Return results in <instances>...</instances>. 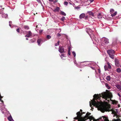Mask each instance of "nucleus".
I'll use <instances>...</instances> for the list:
<instances>
[{
    "instance_id": "1a4fd4ad",
    "label": "nucleus",
    "mask_w": 121,
    "mask_h": 121,
    "mask_svg": "<svg viewBox=\"0 0 121 121\" xmlns=\"http://www.w3.org/2000/svg\"><path fill=\"white\" fill-rule=\"evenodd\" d=\"M59 51L60 53L65 52V51L64 47L62 46H60L59 48Z\"/></svg>"
},
{
    "instance_id": "c03bdc74",
    "label": "nucleus",
    "mask_w": 121,
    "mask_h": 121,
    "mask_svg": "<svg viewBox=\"0 0 121 121\" xmlns=\"http://www.w3.org/2000/svg\"><path fill=\"white\" fill-rule=\"evenodd\" d=\"M98 72L99 73H100L101 72V71L100 69H98Z\"/></svg>"
},
{
    "instance_id": "8fccbe9b",
    "label": "nucleus",
    "mask_w": 121,
    "mask_h": 121,
    "mask_svg": "<svg viewBox=\"0 0 121 121\" xmlns=\"http://www.w3.org/2000/svg\"><path fill=\"white\" fill-rule=\"evenodd\" d=\"M37 0L38 2H40V1L39 0Z\"/></svg>"
},
{
    "instance_id": "a19ab883",
    "label": "nucleus",
    "mask_w": 121,
    "mask_h": 121,
    "mask_svg": "<svg viewBox=\"0 0 121 121\" xmlns=\"http://www.w3.org/2000/svg\"><path fill=\"white\" fill-rule=\"evenodd\" d=\"M85 19L86 20H87L88 19V17L87 16H86L85 17Z\"/></svg>"
},
{
    "instance_id": "e433bc0d",
    "label": "nucleus",
    "mask_w": 121,
    "mask_h": 121,
    "mask_svg": "<svg viewBox=\"0 0 121 121\" xmlns=\"http://www.w3.org/2000/svg\"><path fill=\"white\" fill-rule=\"evenodd\" d=\"M64 4L67 5L68 4V2L67 1H65L64 3Z\"/></svg>"
},
{
    "instance_id": "6ab92c4d",
    "label": "nucleus",
    "mask_w": 121,
    "mask_h": 121,
    "mask_svg": "<svg viewBox=\"0 0 121 121\" xmlns=\"http://www.w3.org/2000/svg\"><path fill=\"white\" fill-rule=\"evenodd\" d=\"M112 103L113 104H117V102L115 100H112Z\"/></svg>"
},
{
    "instance_id": "393cba45",
    "label": "nucleus",
    "mask_w": 121,
    "mask_h": 121,
    "mask_svg": "<svg viewBox=\"0 0 121 121\" xmlns=\"http://www.w3.org/2000/svg\"><path fill=\"white\" fill-rule=\"evenodd\" d=\"M107 65L109 69H111V66L109 63H107Z\"/></svg>"
},
{
    "instance_id": "aec40b11",
    "label": "nucleus",
    "mask_w": 121,
    "mask_h": 121,
    "mask_svg": "<svg viewBox=\"0 0 121 121\" xmlns=\"http://www.w3.org/2000/svg\"><path fill=\"white\" fill-rule=\"evenodd\" d=\"M24 28V29L26 30H28L29 29V27L28 26H23Z\"/></svg>"
},
{
    "instance_id": "bb28decb",
    "label": "nucleus",
    "mask_w": 121,
    "mask_h": 121,
    "mask_svg": "<svg viewBox=\"0 0 121 121\" xmlns=\"http://www.w3.org/2000/svg\"><path fill=\"white\" fill-rule=\"evenodd\" d=\"M104 69L105 70H108V67L107 65H106L104 66Z\"/></svg>"
},
{
    "instance_id": "864d4df0",
    "label": "nucleus",
    "mask_w": 121,
    "mask_h": 121,
    "mask_svg": "<svg viewBox=\"0 0 121 121\" xmlns=\"http://www.w3.org/2000/svg\"><path fill=\"white\" fill-rule=\"evenodd\" d=\"M2 98V97H0V101H1V99Z\"/></svg>"
},
{
    "instance_id": "c756f323",
    "label": "nucleus",
    "mask_w": 121,
    "mask_h": 121,
    "mask_svg": "<svg viewBox=\"0 0 121 121\" xmlns=\"http://www.w3.org/2000/svg\"><path fill=\"white\" fill-rule=\"evenodd\" d=\"M51 38V36L49 35H48L47 36V38L48 39H50Z\"/></svg>"
},
{
    "instance_id": "473e14b6",
    "label": "nucleus",
    "mask_w": 121,
    "mask_h": 121,
    "mask_svg": "<svg viewBox=\"0 0 121 121\" xmlns=\"http://www.w3.org/2000/svg\"><path fill=\"white\" fill-rule=\"evenodd\" d=\"M35 41V40L33 39H31L30 41V43H34Z\"/></svg>"
},
{
    "instance_id": "4d7b16f0",
    "label": "nucleus",
    "mask_w": 121,
    "mask_h": 121,
    "mask_svg": "<svg viewBox=\"0 0 121 121\" xmlns=\"http://www.w3.org/2000/svg\"><path fill=\"white\" fill-rule=\"evenodd\" d=\"M1 101L2 102H3V100H1V101Z\"/></svg>"
},
{
    "instance_id": "72a5a7b5",
    "label": "nucleus",
    "mask_w": 121,
    "mask_h": 121,
    "mask_svg": "<svg viewBox=\"0 0 121 121\" xmlns=\"http://www.w3.org/2000/svg\"><path fill=\"white\" fill-rule=\"evenodd\" d=\"M59 41H58L57 42V43H56L55 44V46H57L59 45Z\"/></svg>"
},
{
    "instance_id": "4c0bfd02",
    "label": "nucleus",
    "mask_w": 121,
    "mask_h": 121,
    "mask_svg": "<svg viewBox=\"0 0 121 121\" xmlns=\"http://www.w3.org/2000/svg\"><path fill=\"white\" fill-rule=\"evenodd\" d=\"M63 57L65 56L64 54H62V55H61V58H62V59H63Z\"/></svg>"
},
{
    "instance_id": "603ef678",
    "label": "nucleus",
    "mask_w": 121,
    "mask_h": 121,
    "mask_svg": "<svg viewBox=\"0 0 121 121\" xmlns=\"http://www.w3.org/2000/svg\"><path fill=\"white\" fill-rule=\"evenodd\" d=\"M2 98V97H0V101H1V99Z\"/></svg>"
},
{
    "instance_id": "052dcab7",
    "label": "nucleus",
    "mask_w": 121,
    "mask_h": 121,
    "mask_svg": "<svg viewBox=\"0 0 121 121\" xmlns=\"http://www.w3.org/2000/svg\"><path fill=\"white\" fill-rule=\"evenodd\" d=\"M26 40H28V38H26Z\"/></svg>"
},
{
    "instance_id": "58836bf2",
    "label": "nucleus",
    "mask_w": 121,
    "mask_h": 121,
    "mask_svg": "<svg viewBox=\"0 0 121 121\" xmlns=\"http://www.w3.org/2000/svg\"><path fill=\"white\" fill-rule=\"evenodd\" d=\"M16 31L18 32H19L20 31V29L19 28H17L16 30Z\"/></svg>"
},
{
    "instance_id": "37998d69",
    "label": "nucleus",
    "mask_w": 121,
    "mask_h": 121,
    "mask_svg": "<svg viewBox=\"0 0 121 121\" xmlns=\"http://www.w3.org/2000/svg\"><path fill=\"white\" fill-rule=\"evenodd\" d=\"M57 1H58V0H55L53 2H54V3H56L57 2Z\"/></svg>"
},
{
    "instance_id": "de8ad7c7",
    "label": "nucleus",
    "mask_w": 121,
    "mask_h": 121,
    "mask_svg": "<svg viewBox=\"0 0 121 121\" xmlns=\"http://www.w3.org/2000/svg\"><path fill=\"white\" fill-rule=\"evenodd\" d=\"M90 1L91 2H92L94 0H90Z\"/></svg>"
},
{
    "instance_id": "5fc2aeb1",
    "label": "nucleus",
    "mask_w": 121,
    "mask_h": 121,
    "mask_svg": "<svg viewBox=\"0 0 121 121\" xmlns=\"http://www.w3.org/2000/svg\"><path fill=\"white\" fill-rule=\"evenodd\" d=\"M4 15H3V14L2 15V17H4Z\"/></svg>"
},
{
    "instance_id": "7ed1b4c3",
    "label": "nucleus",
    "mask_w": 121,
    "mask_h": 121,
    "mask_svg": "<svg viewBox=\"0 0 121 121\" xmlns=\"http://www.w3.org/2000/svg\"><path fill=\"white\" fill-rule=\"evenodd\" d=\"M100 121H109L108 117H107L103 116L99 119ZM110 121H121L119 119H114L113 118L112 120Z\"/></svg>"
},
{
    "instance_id": "412c9836",
    "label": "nucleus",
    "mask_w": 121,
    "mask_h": 121,
    "mask_svg": "<svg viewBox=\"0 0 121 121\" xmlns=\"http://www.w3.org/2000/svg\"><path fill=\"white\" fill-rule=\"evenodd\" d=\"M117 12L116 11L113 13L111 14V15L112 17H113L115 16L117 14Z\"/></svg>"
},
{
    "instance_id": "423d86ee",
    "label": "nucleus",
    "mask_w": 121,
    "mask_h": 121,
    "mask_svg": "<svg viewBox=\"0 0 121 121\" xmlns=\"http://www.w3.org/2000/svg\"><path fill=\"white\" fill-rule=\"evenodd\" d=\"M101 42L102 46H104L105 45L108 43H109L108 39L104 37L102 38Z\"/></svg>"
},
{
    "instance_id": "f704fd0d",
    "label": "nucleus",
    "mask_w": 121,
    "mask_h": 121,
    "mask_svg": "<svg viewBox=\"0 0 121 121\" xmlns=\"http://www.w3.org/2000/svg\"><path fill=\"white\" fill-rule=\"evenodd\" d=\"M68 54L69 55H70V48H69L68 49Z\"/></svg>"
},
{
    "instance_id": "4468645a",
    "label": "nucleus",
    "mask_w": 121,
    "mask_h": 121,
    "mask_svg": "<svg viewBox=\"0 0 121 121\" xmlns=\"http://www.w3.org/2000/svg\"><path fill=\"white\" fill-rule=\"evenodd\" d=\"M88 13L89 15L91 16H92L94 17V15L93 13V12H92L91 11H88Z\"/></svg>"
},
{
    "instance_id": "dca6fc26",
    "label": "nucleus",
    "mask_w": 121,
    "mask_h": 121,
    "mask_svg": "<svg viewBox=\"0 0 121 121\" xmlns=\"http://www.w3.org/2000/svg\"><path fill=\"white\" fill-rule=\"evenodd\" d=\"M96 65V64H95L94 65H90V66L92 69L93 70H95V65Z\"/></svg>"
},
{
    "instance_id": "2f4dec72",
    "label": "nucleus",
    "mask_w": 121,
    "mask_h": 121,
    "mask_svg": "<svg viewBox=\"0 0 121 121\" xmlns=\"http://www.w3.org/2000/svg\"><path fill=\"white\" fill-rule=\"evenodd\" d=\"M83 62H82L80 63V67L81 68H82L83 67Z\"/></svg>"
},
{
    "instance_id": "7c9ffc66",
    "label": "nucleus",
    "mask_w": 121,
    "mask_h": 121,
    "mask_svg": "<svg viewBox=\"0 0 121 121\" xmlns=\"http://www.w3.org/2000/svg\"><path fill=\"white\" fill-rule=\"evenodd\" d=\"M114 11V10L113 9H111L110 10V12L111 13H113Z\"/></svg>"
},
{
    "instance_id": "5701e85b",
    "label": "nucleus",
    "mask_w": 121,
    "mask_h": 121,
    "mask_svg": "<svg viewBox=\"0 0 121 121\" xmlns=\"http://www.w3.org/2000/svg\"><path fill=\"white\" fill-rule=\"evenodd\" d=\"M102 17V16L101 15L100 13H99L98 15V17L99 18H101Z\"/></svg>"
},
{
    "instance_id": "49530a36",
    "label": "nucleus",
    "mask_w": 121,
    "mask_h": 121,
    "mask_svg": "<svg viewBox=\"0 0 121 121\" xmlns=\"http://www.w3.org/2000/svg\"><path fill=\"white\" fill-rule=\"evenodd\" d=\"M117 95H118V96H119L120 97H121V95H120V94H119V93H117Z\"/></svg>"
},
{
    "instance_id": "6e6d98bb",
    "label": "nucleus",
    "mask_w": 121,
    "mask_h": 121,
    "mask_svg": "<svg viewBox=\"0 0 121 121\" xmlns=\"http://www.w3.org/2000/svg\"><path fill=\"white\" fill-rule=\"evenodd\" d=\"M105 85L106 86H107L108 85L107 84V83H106L105 84Z\"/></svg>"
},
{
    "instance_id": "69168bd1",
    "label": "nucleus",
    "mask_w": 121,
    "mask_h": 121,
    "mask_svg": "<svg viewBox=\"0 0 121 121\" xmlns=\"http://www.w3.org/2000/svg\"><path fill=\"white\" fill-rule=\"evenodd\" d=\"M120 67H121V65H120Z\"/></svg>"
},
{
    "instance_id": "c85d7f7f",
    "label": "nucleus",
    "mask_w": 121,
    "mask_h": 121,
    "mask_svg": "<svg viewBox=\"0 0 121 121\" xmlns=\"http://www.w3.org/2000/svg\"><path fill=\"white\" fill-rule=\"evenodd\" d=\"M116 87H117L118 89H119L121 88V86L120 85L117 84L116 85Z\"/></svg>"
},
{
    "instance_id": "9b49d317",
    "label": "nucleus",
    "mask_w": 121,
    "mask_h": 121,
    "mask_svg": "<svg viewBox=\"0 0 121 121\" xmlns=\"http://www.w3.org/2000/svg\"><path fill=\"white\" fill-rule=\"evenodd\" d=\"M32 33L30 31H29L28 34H27L25 36L26 37H29L31 35Z\"/></svg>"
},
{
    "instance_id": "20e7f679",
    "label": "nucleus",
    "mask_w": 121,
    "mask_h": 121,
    "mask_svg": "<svg viewBox=\"0 0 121 121\" xmlns=\"http://www.w3.org/2000/svg\"><path fill=\"white\" fill-rule=\"evenodd\" d=\"M77 117L74 118V119L78 120V121H83V117L82 116V114L80 112H78L77 113Z\"/></svg>"
},
{
    "instance_id": "2eb2a0df",
    "label": "nucleus",
    "mask_w": 121,
    "mask_h": 121,
    "mask_svg": "<svg viewBox=\"0 0 121 121\" xmlns=\"http://www.w3.org/2000/svg\"><path fill=\"white\" fill-rule=\"evenodd\" d=\"M96 65V64H95L94 65H90V66L92 69L93 70H95V65Z\"/></svg>"
},
{
    "instance_id": "13d9d810",
    "label": "nucleus",
    "mask_w": 121,
    "mask_h": 121,
    "mask_svg": "<svg viewBox=\"0 0 121 121\" xmlns=\"http://www.w3.org/2000/svg\"><path fill=\"white\" fill-rule=\"evenodd\" d=\"M37 27H38V26L37 25L36 26V27L37 28Z\"/></svg>"
},
{
    "instance_id": "0eeeda50",
    "label": "nucleus",
    "mask_w": 121,
    "mask_h": 121,
    "mask_svg": "<svg viewBox=\"0 0 121 121\" xmlns=\"http://www.w3.org/2000/svg\"><path fill=\"white\" fill-rule=\"evenodd\" d=\"M91 114V113L89 112H87L86 115L84 117V121H85V120H86L88 119L90 120H92L93 119V117L89 116Z\"/></svg>"
},
{
    "instance_id": "f03ea898",
    "label": "nucleus",
    "mask_w": 121,
    "mask_h": 121,
    "mask_svg": "<svg viewBox=\"0 0 121 121\" xmlns=\"http://www.w3.org/2000/svg\"><path fill=\"white\" fill-rule=\"evenodd\" d=\"M86 31L87 33L91 39L92 41H93V43H95V44H97L98 43L99 41L96 40L95 39V36L93 35V34H90V33H92V30H91L89 28H87L86 30Z\"/></svg>"
},
{
    "instance_id": "f3484780",
    "label": "nucleus",
    "mask_w": 121,
    "mask_h": 121,
    "mask_svg": "<svg viewBox=\"0 0 121 121\" xmlns=\"http://www.w3.org/2000/svg\"><path fill=\"white\" fill-rule=\"evenodd\" d=\"M60 13V14L64 16H66V13L62 11H61Z\"/></svg>"
},
{
    "instance_id": "ddd939ff",
    "label": "nucleus",
    "mask_w": 121,
    "mask_h": 121,
    "mask_svg": "<svg viewBox=\"0 0 121 121\" xmlns=\"http://www.w3.org/2000/svg\"><path fill=\"white\" fill-rule=\"evenodd\" d=\"M60 10V8L58 7H56V9L53 10V11L55 12H58Z\"/></svg>"
},
{
    "instance_id": "ea45409f",
    "label": "nucleus",
    "mask_w": 121,
    "mask_h": 121,
    "mask_svg": "<svg viewBox=\"0 0 121 121\" xmlns=\"http://www.w3.org/2000/svg\"><path fill=\"white\" fill-rule=\"evenodd\" d=\"M57 36L58 37H60L61 36V34H60L58 33L57 34Z\"/></svg>"
},
{
    "instance_id": "4be33fe9",
    "label": "nucleus",
    "mask_w": 121,
    "mask_h": 121,
    "mask_svg": "<svg viewBox=\"0 0 121 121\" xmlns=\"http://www.w3.org/2000/svg\"><path fill=\"white\" fill-rule=\"evenodd\" d=\"M106 79L108 80V81H110V79H111V77H110V76H107L106 78Z\"/></svg>"
},
{
    "instance_id": "cd10ccee",
    "label": "nucleus",
    "mask_w": 121,
    "mask_h": 121,
    "mask_svg": "<svg viewBox=\"0 0 121 121\" xmlns=\"http://www.w3.org/2000/svg\"><path fill=\"white\" fill-rule=\"evenodd\" d=\"M121 69L120 68H117V71L118 73H120L121 72Z\"/></svg>"
},
{
    "instance_id": "e2e57ef3",
    "label": "nucleus",
    "mask_w": 121,
    "mask_h": 121,
    "mask_svg": "<svg viewBox=\"0 0 121 121\" xmlns=\"http://www.w3.org/2000/svg\"><path fill=\"white\" fill-rule=\"evenodd\" d=\"M83 14H84V15H85V14L84 13Z\"/></svg>"
},
{
    "instance_id": "f8f14e48",
    "label": "nucleus",
    "mask_w": 121,
    "mask_h": 121,
    "mask_svg": "<svg viewBox=\"0 0 121 121\" xmlns=\"http://www.w3.org/2000/svg\"><path fill=\"white\" fill-rule=\"evenodd\" d=\"M43 42V40L40 39H38L37 40V42L39 46L40 45V43Z\"/></svg>"
},
{
    "instance_id": "a211bd4d",
    "label": "nucleus",
    "mask_w": 121,
    "mask_h": 121,
    "mask_svg": "<svg viewBox=\"0 0 121 121\" xmlns=\"http://www.w3.org/2000/svg\"><path fill=\"white\" fill-rule=\"evenodd\" d=\"M8 119L9 121H13V120L11 116H10L8 117Z\"/></svg>"
},
{
    "instance_id": "bf43d9fd",
    "label": "nucleus",
    "mask_w": 121,
    "mask_h": 121,
    "mask_svg": "<svg viewBox=\"0 0 121 121\" xmlns=\"http://www.w3.org/2000/svg\"><path fill=\"white\" fill-rule=\"evenodd\" d=\"M9 26H11V24H9Z\"/></svg>"
},
{
    "instance_id": "39448f33",
    "label": "nucleus",
    "mask_w": 121,
    "mask_h": 121,
    "mask_svg": "<svg viewBox=\"0 0 121 121\" xmlns=\"http://www.w3.org/2000/svg\"><path fill=\"white\" fill-rule=\"evenodd\" d=\"M107 52L110 57L113 59L114 58V56L115 51L112 50H107Z\"/></svg>"
},
{
    "instance_id": "c9c22d12",
    "label": "nucleus",
    "mask_w": 121,
    "mask_h": 121,
    "mask_svg": "<svg viewBox=\"0 0 121 121\" xmlns=\"http://www.w3.org/2000/svg\"><path fill=\"white\" fill-rule=\"evenodd\" d=\"M72 54H73L74 56V57H75L76 56V54H75V52H72Z\"/></svg>"
},
{
    "instance_id": "3c124183",
    "label": "nucleus",
    "mask_w": 121,
    "mask_h": 121,
    "mask_svg": "<svg viewBox=\"0 0 121 121\" xmlns=\"http://www.w3.org/2000/svg\"><path fill=\"white\" fill-rule=\"evenodd\" d=\"M12 22L11 21H10L9 22V24H10L12 23Z\"/></svg>"
},
{
    "instance_id": "6e6552de",
    "label": "nucleus",
    "mask_w": 121,
    "mask_h": 121,
    "mask_svg": "<svg viewBox=\"0 0 121 121\" xmlns=\"http://www.w3.org/2000/svg\"><path fill=\"white\" fill-rule=\"evenodd\" d=\"M95 64V63L92 62L91 63V62L88 61H84V66L87 65L88 66H90V65H92Z\"/></svg>"
},
{
    "instance_id": "0e129e2a",
    "label": "nucleus",
    "mask_w": 121,
    "mask_h": 121,
    "mask_svg": "<svg viewBox=\"0 0 121 121\" xmlns=\"http://www.w3.org/2000/svg\"><path fill=\"white\" fill-rule=\"evenodd\" d=\"M85 113V112H83L84 114V113Z\"/></svg>"
},
{
    "instance_id": "09e8293b",
    "label": "nucleus",
    "mask_w": 121,
    "mask_h": 121,
    "mask_svg": "<svg viewBox=\"0 0 121 121\" xmlns=\"http://www.w3.org/2000/svg\"><path fill=\"white\" fill-rule=\"evenodd\" d=\"M49 1H53V0H49Z\"/></svg>"
},
{
    "instance_id": "b1692460",
    "label": "nucleus",
    "mask_w": 121,
    "mask_h": 121,
    "mask_svg": "<svg viewBox=\"0 0 121 121\" xmlns=\"http://www.w3.org/2000/svg\"><path fill=\"white\" fill-rule=\"evenodd\" d=\"M60 20L62 21L63 22L65 20V18L64 17H62L60 19Z\"/></svg>"
},
{
    "instance_id": "a18cd8bd",
    "label": "nucleus",
    "mask_w": 121,
    "mask_h": 121,
    "mask_svg": "<svg viewBox=\"0 0 121 121\" xmlns=\"http://www.w3.org/2000/svg\"><path fill=\"white\" fill-rule=\"evenodd\" d=\"M82 109H80V112L82 114V113H83L82 112Z\"/></svg>"
},
{
    "instance_id": "680f3d73",
    "label": "nucleus",
    "mask_w": 121,
    "mask_h": 121,
    "mask_svg": "<svg viewBox=\"0 0 121 121\" xmlns=\"http://www.w3.org/2000/svg\"><path fill=\"white\" fill-rule=\"evenodd\" d=\"M79 8V7H78L77 8V9H78Z\"/></svg>"
},
{
    "instance_id": "79ce46f5",
    "label": "nucleus",
    "mask_w": 121,
    "mask_h": 121,
    "mask_svg": "<svg viewBox=\"0 0 121 121\" xmlns=\"http://www.w3.org/2000/svg\"><path fill=\"white\" fill-rule=\"evenodd\" d=\"M39 33L41 34L42 33V32H43V30H39Z\"/></svg>"
},
{
    "instance_id": "a878e982",
    "label": "nucleus",
    "mask_w": 121,
    "mask_h": 121,
    "mask_svg": "<svg viewBox=\"0 0 121 121\" xmlns=\"http://www.w3.org/2000/svg\"><path fill=\"white\" fill-rule=\"evenodd\" d=\"M79 18L80 19H82L83 18V13H82L80 15Z\"/></svg>"
},
{
    "instance_id": "f257e3e1",
    "label": "nucleus",
    "mask_w": 121,
    "mask_h": 121,
    "mask_svg": "<svg viewBox=\"0 0 121 121\" xmlns=\"http://www.w3.org/2000/svg\"><path fill=\"white\" fill-rule=\"evenodd\" d=\"M112 96V94L110 92L108 94L105 92H104L99 95L95 94L93 96L94 98L92 100H91V102H90V106L92 108V104L94 106H95L103 112H104L105 111H110L111 110L112 114H113V117L116 116L117 117V115L118 113L117 109H111L109 106L101 101L100 100V97H102V98L105 99V100L109 102V100H107L108 99H110Z\"/></svg>"
},
{
    "instance_id": "9d476101",
    "label": "nucleus",
    "mask_w": 121,
    "mask_h": 121,
    "mask_svg": "<svg viewBox=\"0 0 121 121\" xmlns=\"http://www.w3.org/2000/svg\"><path fill=\"white\" fill-rule=\"evenodd\" d=\"M115 64L116 66H119V62L118 60L116 59L115 60Z\"/></svg>"
}]
</instances>
